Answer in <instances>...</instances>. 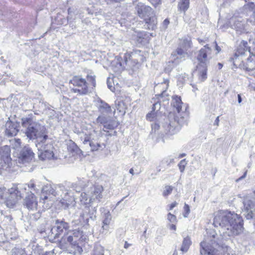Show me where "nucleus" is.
<instances>
[{
	"instance_id": "1",
	"label": "nucleus",
	"mask_w": 255,
	"mask_h": 255,
	"mask_svg": "<svg viewBox=\"0 0 255 255\" xmlns=\"http://www.w3.org/2000/svg\"><path fill=\"white\" fill-rule=\"evenodd\" d=\"M213 225L220 228L219 232L225 238L240 234L243 226V219L240 215L228 211L217 213Z\"/></svg>"
},
{
	"instance_id": "2",
	"label": "nucleus",
	"mask_w": 255,
	"mask_h": 255,
	"mask_svg": "<svg viewBox=\"0 0 255 255\" xmlns=\"http://www.w3.org/2000/svg\"><path fill=\"white\" fill-rule=\"evenodd\" d=\"M77 184L81 187V189L88 187L84 190V191L81 193L80 198L81 204L86 205H89L88 207L90 218L94 220L96 218L95 213L97 211L96 206L93 207L94 203H98L103 198L102 192L103 188L101 185H93L89 184L87 180L84 179H78L76 182Z\"/></svg>"
},
{
	"instance_id": "3",
	"label": "nucleus",
	"mask_w": 255,
	"mask_h": 255,
	"mask_svg": "<svg viewBox=\"0 0 255 255\" xmlns=\"http://www.w3.org/2000/svg\"><path fill=\"white\" fill-rule=\"evenodd\" d=\"M60 196L58 199L65 209L75 205V197L71 190H68L62 185H58L54 189L52 187L45 186L42 189L40 200L45 203L46 200L51 201L53 197Z\"/></svg>"
},
{
	"instance_id": "4",
	"label": "nucleus",
	"mask_w": 255,
	"mask_h": 255,
	"mask_svg": "<svg viewBox=\"0 0 255 255\" xmlns=\"http://www.w3.org/2000/svg\"><path fill=\"white\" fill-rule=\"evenodd\" d=\"M105 137L102 131L93 129L89 133H83L80 136L83 144L90 147L91 151L103 150L106 147Z\"/></svg>"
},
{
	"instance_id": "5",
	"label": "nucleus",
	"mask_w": 255,
	"mask_h": 255,
	"mask_svg": "<svg viewBox=\"0 0 255 255\" xmlns=\"http://www.w3.org/2000/svg\"><path fill=\"white\" fill-rule=\"evenodd\" d=\"M22 125L26 127L25 134L29 139H36V143L47 139L48 136L45 134V127L39 123L30 119H26L23 121Z\"/></svg>"
},
{
	"instance_id": "6",
	"label": "nucleus",
	"mask_w": 255,
	"mask_h": 255,
	"mask_svg": "<svg viewBox=\"0 0 255 255\" xmlns=\"http://www.w3.org/2000/svg\"><path fill=\"white\" fill-rule=\"evenodd\" d=\"M71 83L77 88L73 89L75 93L80 95H86L96 86L95 76L88 75L87 79L80 76H75L71 80Z\"/></svg>"
},
{
	"instance_id": "7",
	"label": "nucleus",
	"mask_w": 255,
	"mask_h": 255,
	"mask_svg": "<svg viewBox=\"0 0 255 255\" xmlns=\"http://www.w3.org/2000/svg\"><path fill=\"white\" fill-rule=\"evenodd\" d=\"M138 15L143 19L149 29H154L157 24V19L152 8L142 3H138L135 6Z\"/></svg>"
},
{
	"instance_id": "8",
	"label": "nucleus",
	"mask_w": 255,
	"mask_h": 255,
	"mask_svg": "<svg viewBox=\"0 0 255 255\" xmlns=\"http://www.w3.org/2000/svg\"><path fill=\"white\" fill-rule=\"evenodd\" d=\"M207 236L200 244L201 255H215V247L219 245L218 235L213 230L207 231Z\"/></svg>"
},
{
	"instance_id": "9",
	"label": "nucleus",
	"mask_w": 255,
	"mask_h": 255,
	"mask_svg": "<svg viewBox=\"0 0 255 255\" xmlns=\"http://www.w3.org/2000/svg\"><path fill=\"white\" fill-rule=\"evenodd\" d=\"M83 233V232L79 230L68 232L61 238L60 242V246L64 248H67L68 245L73 247L79 245L80 243L83 242L86 239Z\"/></svg>"
},
{
	"instance_id": "10",
	"label": "nucleus",
	"mask_w": 255,
	"mask_h": 255,
	"mask_svg": "<svg viewBox=\"0 0 255 255\" xmlns=\"http://www.w3.org/2000/svg\"><path fill=\"white\" fill-rule=\"evenodd\" d=\"M242 211L247 219L255 218V193L248 195L243 199Z\"/></svg>"
},
{
	"instance_id": "11",
	"label": "nucleus",
	"mask_w": 255,
	"mask_h": 255,
	"mask_svg": "<svg viewBox=\"0 0 255 255\" xmlns=\"http://www.w3.org/2000/svg\"><path fill=\"white\" fill-rule=\"evenodd\" d=\"M36 146L38 150V157L42 160L51 159L54 157V147L50 142L47 139L36 143Z\"/></svg>"
},
{
	"instance_id": "12",
	"label": "nucleus",
	"mask_w": 255,
	"mask_h": 255,
	"mask_svg": "<svg viewBox=\"0 0 255 255\" xmlns=\"http://www.w3.org/2000/svg\"><path fill=\"white\" fill-rule=\"evenodd\" d=\"M16 188L12 187L6 192L3 193V200L6 206L9 208H13L21 199L20 194L16 192Z\"/></svg>"
},
{
	"instance_id": "13",
	"label": "nucleus",
	"mask_w": 255,
	"mask_h": 255,
	"mask_svg": "<svg viewBox=\"0 0 255 255\" xmlns=\"http://www.w3.org/2000/svg\"><path fill=\"white\" fill-rule=\"evenodd\" d=\"M243 44L247 49L243 53L239 51V53L241 55H249V57L247 59L246 63L244 64L243 68L247 71H253L255 69V48L254 49V52H251L250 50H248L247 42L243 41Z\"/></svg>"
},
{
	"instance_id": "14",
	"label": "nucleus",
	"mask_w": 255,
	"mask_h": 255,
	"mask_svg": "<svg viewBox=\"0 0 255 255\" xmlns=\"http://www.w3.org/2000/svg\"><path fill=\"white\" fill-rule=\"evenodd\" d=\"M178 118L175 117L172 121L168 119L166 120L165 123L162 125V127L164 128L166 133L173 134L177 132L180 128L181 123L178 120Z\"/></svg>"
},
{
	"instance_id": "15",
	"label": "nucleus",
	"mask_w": 255,
	"mask_h": 255,
	"mask_svg": "<svg viewBox=\"0 0 255 255\" xmlns=\"http://www.w3.org/2000/svg\"><path fill=\"white\" fill-rule=\"evenodd\" d=\"M69 226L68 223L63 220H56L54 225L51 229V235H53L54 238H58L59 235L64 231L69 230Z\"/></svg>"
},
{
	"instance_id": "16",
	"label": "nucleus",
	"mask_w": 255,
	"mask_h": 255,
	"mask_svg": "<svg viewBox=\"0 0 255 255\" xmlns=\"http://www.w3.org/2000/svg\"><path fill=\"white\" fill-rule=\"evenodd\" d=\"M36 185L32 181L29 184L13 185L12 186L13 188H16V192L20 194L21 198L23 197L24 194L28 193L29 192L31 194L33 191L39 190V189L36 188Z\"/></svg>"
},
{
	"instance_id": "17",
	"label": "nucleus",
	"mask_w": 255,
	"mask_h": 255,
	"mask_svg": "<svg viewBox=\"0 0 255 255\" xmlns=\"http://www.w3.org/2000/svg\"><path fill=\"white\" fill-rule=\"evenodd\" d=\"M10 147L8 145L1 147L0 149V169H4L9 166L10 162Z\"/></svg>"
},
{
	"instance_id": "18",
	"label": "nucleus",
	"mask_w": 255,
	"mask_h": 255,
	"mask_svg": "<svg viewBox=\"0 0 255 255\" xmlns=\"http://www.w3.org/2000/svg\"><path fill=\"white\" fill-rule=\"evenodd\" d=\"M96 123L104 126V128L108 129H113L118 126V123L115 121L111 120L109 117L106 115L99 116L96 119Z\"/></svg>"
},
{
	"instance_id": "19",
	"label": "nucleus",
	"mask_w": 255,
	"mask_h": 255,
	"mask_svg": "<svg viewBox=\"0 0 255 255\" xmlns=\"http://www.w3.org/2000/svg\"><path fill=\"white\" fill-rule=\"evenodd\" d=\"M189 57V54L183 52L180 49H176L171 54V60L169 62V65L172 64L174 66H176Z\"/></svg>"
},
{
	"instance_id": "20",
	"label": "nucleus",
	"mask_w": 255,
	"mask_h": 255,
	"mask_svg": "<svg viewBox=\"0 0 255 255\" xmlns=\"http://www.w3.org/2000/svg\"><path fill=\"white\" fill-rule=\"evenodd\" d=\"M34 155V153L29 147L25 146L20 151L18 161L22 163H28L32 160Z\"/></svg>"
},
{
	"instance_id": "21",
	"label": "nucleus",
	"mask_w": 255,
	"mask_h": 255,
	"mask_svg": "<svg viewBox=\"0 0 255 255\" xmlns=\"http://www.w3.org/2000/svg\"><path fill=\"white\" fill-rule=\"evenodd\" d=\"M211 49L208 45L204 46L201 48L197 55V60L199 61L198 65H208L209 63V59L208 56L211 53Z\"/></svg>"
},
{
	"instance_id": "22",
	"label": "nucleus",
	"mask_w": 255,
	"mask_h": 255,
	"mask_svg": "<svg viewBox=\"0 0 255 255\" xmlns=\"http://www.w3.org/2000/svg\"><path fill=\"white\" fill-rule=\"evenodd\" d=\"M24 205L29 210H36L37 209L38 202L33 193L27 195L24 199Z\"/></svg>"
},
{
	"instance_id": "23",
	"label": "nucleus",
	"mask_w": 255,
	"mask_h": 255,
	"mask_svg": "<svg viewBox=\"0 0 255 255\" xmlns=\"http://www.w3.org/2000/svg\"><path fill=\"white\" fill-rule=\"evenodd\" d=\"M191 47L192 42L191 38L190 37L183 38L180 40V42L177 49H180L183 52L189 54V56L190 54V50Z\"/></svg>"
},
{
	"instance_id": "24",
	"label": "nucleus",
	"mask_w": 255,
	"mask_h": 255,
	"mask_svg": "<svg viewBox=\"0 0 255 255\" xmlns=\"http://www.w3.org/2000/svg\"><path fill=\"white\" fill-rule=\"evenodd\" d=\"M5 128V133L8 136H15L18 131L17 124L11 121L6 123Z\"/></svg>"
},
{
	"instance_id": "25",
	"label": "nucleus",
	"mask_w": 255,
	"mask_h": 255,
	"mask_svg": "<svg viewBox=\"0 0 255 255\" xmlns=\"http://www.w3.org/2000/svg\"><path fill=\"white\" fill-rule=\"evenodd\" d=\"M233 28L236 29L237 31L242 32L245 28L244 24L243 23L241 18H232L230 21Z\"/></svg>"
},
{
	"instance_id": "26",
	"label": "nucleus",
	"mask_w": 255,
	"mask_h": 255,
	"mask_svg": "<svg viewBox=\"0 0 255 255\" xmlns=\"http://www.w3.org/2000/svg\"><path fill=\"white\" fill-rule=\"evenodd\" d=\"M197 68L199 81L200 82L204 81L207 78V66L198 65Z\"/></svg>"
},
{
	"instance_id": "27",
	"label": "nucleus",
	"mask_w": 255,
	"mask_h": 255,
	"mask_svg": "<svg viewBox=\"0 0 255 255\" xmlns=\"http://www.w3.org/2000/svg\"><path fill=\"white\" fill-rule=\"evenodd\" d=\"M98 109L101 114L104 115H107L112 112L111 107L107 103L102 101H101L98 106Z\"/></svg>"
},
{
	"instance_id": "28",
	"label": "nucleus",
	"mask_w": 255,
	"mask_h": 255,
	"mask_svg": "<svg viewBox=\"0 0 255 255\" xmlns=\"http://www.w3.org/2000/svg\"><path fill=\"white\" fill-rule=\"evenodd\" d=\"M182 104L183 103L181 101L180 97L177 96H175L172 97V105L175 108H176L178 113H179L181 110Z\"/></svg>"
},
{
	"instance_id": "29",
	"label": "nucleus",
	"mask_w": 255,
	"mask_h": 255,
	"mask_svg": "<svg viewBox=\"0 0 255 255\" xmlns=\"http://www.w3.org/2000/svg\"><path fill=\"white\" fill-rule=\"evenodd\" d=\"M190 0H180L178 4V10L181 11H185L189 7Z\"/></svg>"
},
{
	"instance_id": "30",
	"label": "nucleus",
	"mask_w": 255,
	"mask_h": 255,
	"mask_svg": "<svg viewBox=\"0 0 255 255\" xmlns=\"http://www.w3.org/2000/svg\"><path fill=\"white\" fill-rule=\"evenodd\" d=\"M111 219V215L109 212L105 213L103 221V225L102 226L104 230H108L109 225L110 223Z\"/></svg>"
},
{
	"instance_id": "31",
	"label": "nucleus",
	"mask_w": 255,
	"mask_h": 255,
	"mask_svg": "<svg viewBox=\"0 0 255 255\" xmlns=\"http://www.w3.org/2000/svg\"><path fill=\"white\" fill-rule=\"evenodd\" d=\"M125 58V61L122 62V58H117L115 60V61L113 62L114 63L117 64V70H123V68L125 67V66L127 65V63L128 61L127 60V56H124Z\"/></svg>"
},
{
	"instance_id": "32",
	"label": "nucleus",
	"mask_w": 255,
	"mask_h": 255,
	"mask_svg": "<svg viewBox=\"0 0 255 255\" xmlns=\"http://www.w3.org/2000/svg\"><path fill=\"white\" fill-rule=\"evenodd\" d=\"M191 244V241L190 240V238L188 237L185 238L182 242L181 251L183 253L187 252Z\"/></svg>"
},
{
	"instance_id": "33",
	"label": "nucleus",
	"mask_w": 255,
	"mask_h": 255,
	"mask_svg": "<svg viewBox=\"0 0 255 255\" xmlns=\"http://www.w3.org/2000/svg\"><path fill=\"white\" fill-rule=\"evenodd\" d=\"M116 105L117 111H118L121 115H124L126 113V110L127 109L125 103L123 101H119L118 103H116Z\"/></svg>"
},
{
	"instance_id": "34",
	"label": "nucleus",
	"mask_w": 255,
	"mask_h": 255,
	"mask_svg": "<svg viewBox=\"0 0 255 255\" xmlns=\"http://www.w3.org/2000/svg\"><path fill=\"white\" fill-rule=\"evenodd\" d=\"M68 150L72 154L78 153L80 150L77 145L73 142H70L68 144Z\"/></svg>"
},
{
	"instance_id": "35",
	"label": "nucleus",
	"mask_w": 255,
	"mask_h": 255,
	"mask_svg": "<svg viewBox=\"0 0 255 255\" xmlns=\"http://www.w3.org/2000/svg\"><path fill=\"white\" fill-rule=\"evenodd\" d=\"M146 36V34L144 32H140L137 33L136 36L137 42L139 43L144 44L147 41Z\"/></svg>"
},
{
	"instance_id": "36",
	"label": "nucleus",
	"mask_w": 255,
	"mask_h": 255,
	"mask_svg": "<svg viewBox=\"0 0 255 255\" xmlns=\"http://www.w3.org/2000/svg\"><path fill=\"white\" fill-rule=\"evenodd\" d=\"M146 119L150 122L154 121H155V122L159 121L161 120V118H158L157 112H153L152 111L146 115Z\"/></svg>"
},
{
	"instance_id": "37",
	"label": "nucleus",
	"mask_w": 255,
	"mask_h": 255,
	"mask_svg": "<svg viewBox=\"0 0 255 255\" xmlns=\"http://www.w3.org/2000/svg\"><path fill=\"white\" fill-rule=\"evenodd\" d=\"M173 189V187L169 185H167L165 187V189L163 192V195L165 197L167 196L170 194Z\"/></svg>"
},
{
	"instance_id": "38",
	"label": "nucleus",
	"mask_w": 255,
	"mask_h": 255,
	"mask_svg": "<svg viewBox=\"0 0 255 255\" xmlns=\"http://www.w3.org/2000/svg\"><path fill=\"white\" fill-rule=\"evenodd\" d=\"M24 251L18 248H14L11 251V255H22L23 254Z\"/></svg>"
},
{
	"instance_id": "39",
	"label": "nucleus",
	"mask_w": 255,
	"mask_h": 255,
	"mask_svg": "<svg viewBox=\"0 0 255 255\" xmlns=\"http://www.w3.org/2000/svg\"><path fill=\"white\" fill-rule=\"evenodd\" d=\"M167 219L170 223H176L177 222L176 217L170 213L167 214Z\"/></svg>"
},
{
	"instance_id": "40",
	"label": "nucleus",
	"mask_w": 255,
	"mask_h": 255,
	"mask_svg": "<svg viewBox=\"0 0 255 255\" xmlns=\"http://www.w3.org/2000/svg\"><path fill=\"white\" fill-rule=\"evenodd\" d=\"M70 188L72 189L73 190L75 191L76 192H80L81 187L78 186L76 182L72 183L70 185Z\"/></svg>"
},
{
	"instance_id": "41",
	"label": "nucleus",
	"mask_w": 255,
	"mask_h": 255,
	"mask_svg": "<svg viewBox=\"0 0 255 255\" xmlns=\"http://www.w3.org/2000/svg\"><path fill=\"white\" fill-rule=\"evenodd\" d=\"M158 121H156L153 124L151 125V132L155 133L156 131L159 128L160 126L157 123Z\"/></svg>"
},
{
	"instance_id": "42",
	"label": "nucleus",
	"mask_w": 255,
	"mask_h": 255,
	"mask_svg": "<svg viewBox=\"0 0 255 255\" xmlns=\"http://www.w3.org/2000/svg\"><path fill=\"white\" fill-rule=\"evenodd\" d=\"M184 210L185 213L183 214V216L185 218H187L190 211L189 206L185 203L184 206Z\"/></svg>"
},
{
	"instance_id": "43",
	"label": "nucleus",
	"mask_w": 255,
	"mask_h": 255,
	"mask_svg": "<svg viewBox=\"0 0 255 255\" xmlns=\"http://www.w3.org/2000/svg\"><path fill=\"white\" fill-rule=\"evenodd\" d=\"M94 255H104L103 250L101 247L97 248L94 252Z\"/></svg>"
},
{
	"instance_id": "44",
	"label": "nucleus",
	"mask_w": 255,
	"mask_h": 255,
	"mask_svg": "<svg viewBox=\"0 0 255 255\" xmlns=\"http://www.w3.org/2000/svg\"><path fill=\"white\" fill-rule=\"evenodd\" d=\"M185 162L184 160H181L178 164L179 168L181 172H183L185 169Z\"/></svg>"
},
{
	"instance_id": "45",
	"label": "nucleus",
	"mask_w": 255,
	"mask_h": 255,
	"mask_svg": "<svg viewBox=\"0 0 255 255\" xmlns=\"http://www.w3.org/2000/svg\"><path fill=\"white\" fill-rule=\"evenodd\" d=\"M160 104L158 102H156L153 105V106L152 108V111L153 112H155V111L156 110V112H157V111L160 109Z\"/></svg>"
},
{
	"instance_id": "46",
	"label": "nucleus",
	"mask_w": 255,
	"mask_h": 255,
	"mask_svg": "<svg viewBox=\"0 0 255 255\" xmlns=\"http://www.w3.org/2000/svg\"><path fill=\"white\" fill-rule=\"evenodd\" d=\"M14 142V148L16 149L20 146L21 141L20 139H15Z\"/></svg>"
},
{
	"instance_id": "47",
	"label": "nucleus",
	"mask_w": 255,
	"mask_h": 255,
	"mask_svg": "<svg viewBox=\"0 0 255 255\" xmlns=\"http://www.w3.org/2000/svg\"><path fill=\"white\" fill-rule=\"evenodd\" d=\"M151 3L156 6L158 5V4H160L161 2V0H148Z\"/></svg>"
},
{
	"instance_id": "48",
	"label": "nucleus",
	"mask_w": 255,
	"mask_h": 255,
	"mask_svg": "<svg viewBox=\"0 0 255 255\" xmlns=\"http://www.w3.org/2000/svg\"><path fill=\"white\" fill-rule=\"evenodd\" d=\"M169 23V21L168 19H165L162 22V28L163 29H166Z\"/></svg>"
},
{
	"instance_id": "49",
	"label": "nucleus",
	"mask_w": 255,
	"mask_h": 255,
	"mask_svg": "<svg viewBox=\"0 0 255 255\" xmlns=\"http://www.w3.org/2000/svg\"><path fill=\"white\" fill-rule=\"evenodd\" d=\"M173 159L170 158H166L164 159L163 161L166 162L167 163L168 165H169L171 162H173Z\"/></svg>"
},
{
	"instance_id": "50",
	"label": "nucleus",
	"mask_w": 255,
	"mask_h": 255,
	"mask_svg": "<svg viewBox=\"0 0 255 255\" xmlns=\"http://www.w3.org/2000/svg\"><path fill=\"white\" fill-rule=\"evenodd\" d=\"M175 223H171L169 225V228L171 230L175 231L176 229V226L175 225Z\"/></svg>"
},
{
	"instance_id": "51",
	"label": "nucleus",
	"mask_w": 255,
	"mask_h": 255,
	"mask_svg": "<svg viewBox=\"0 0 255 255\" xmlns=\"http://www.w3.org/2000/svg\"><path fill=\"white\" fill-rule=\"evenodd\" d=\"M177 203L176 202H174L172 204H171L169 206V210H171L174 208L175 206L177 205Z\"/></svg>"
},
{
	"instance_id": "52",
	"label": "nucleus",
	"mask_w": 255,
	"mask_h": 255,
	"mask_svg": "<svg viewBox=\"0 0 255 255\" xmlns=\"http://www.w3.org/2000/svg\"><path fill=\"white\" fill-rule=\"evenodd\" d=\"M247 171H246L243 175H242V176H241L240 178H239L238 179H237L236 180V182H239V181L242 180L243 179L245 178L246 177V175H247Z\"/></svg>"
},
{
	"instance_id": "53",
	"label": "nucleus",
	"mask_w": 255,
	"mask_h": 255,
	"mask_svg": "<svg viewBox=\"0 0 255 255\" xmlns=\"http://www.w3.org/2000/svg\"><path fill=\"white\" fill-rule=\"evenodd\" d=\"M219 122H220L219 116H218L216 118V119L214 122V125L218 126L219 124Z\"/></svg>"
},
{
	"instance_id": "54",
	"label": "nucleus",
	"mask_w": 255,
	"mask_h": 255,
	"mask_svg": "<svg viewBox=\"0 0 255 255\" xmlns=\"http://www.w3.org/2000/svg\"><path fill=\"white\" fill-rule=\"evenodd\" d=\"M215 48L217 51V54H218L221 51V49L220 47L217 45L216 42H215Z\"/></svg>"
},
{
	"instance_id": "55",
	"label": "nucleus",
	"mask_w": 255,
	"mask_h": 255,
	"mask_svg": "<svg viewBox=\"0 0 255 255\" xmlns=\"http://www.w3.org/2000/svg\"><path fill=\"white\" fill-rule=\"evenodd\" d=\"M110 78H108L107 79V84H108V86L109 87V88L111 90V91H113V86L112 85H111V84H110Z\"/></svg>"
},
{
	"instance_id": "56",
	"label": "nucleus",
	"mask_w": 255,
	"mask_h": 255,
	"mask_svg": "<svg viewBox=\"0 0 255 255\" xmlns=\"http://www.w3.org/2000/svg\"><path fill=\"white\" fill-rule=\"evenodd\" d=\"M76 248H77V251H78V252L81 254V253L83 252V250L82 249V248H81L79 245H77V246H75Z\"/></svg>"
},
{
	"instance_id": "57",
	"label": "nucleus",
	"mask_w": 255,
	"mask_h": 255,
	"mask_svg": "<svg viewBox=\"0 0 255 255\" xmlns=\"http://www.w3.org/2000/svg\"><path fill=\"white\" fill-rule=\"evenodd\" d=\"M108 2H119L123 0H106Z\"/></svg>"
},
{
	"instance_id": "58",
	"label": "nucleus",
	"mask_w": 255,
	"mask_h": 255,
	"mask_svg": "<svg viewBox=\"0 0 255 255\" xmlns=\"http://www.w3.org/2000/svg\"><path fill=\"white\" fill-rule=\"evenodd\" d=\"M131 245L128 244V242L126 241L124 245V248L125 249H128L129 246H130Z\"/></svg>"
},
{
	"instance_id": "59",
	"label": "nucleus",
	"mask_w": 255,
	"mask_h": 255,
	"mask_svg": "<svg viewBox=\"0 0 255 255\" xmlns=\"http://www.w3.org/2000/svg\"><path fill=\"white\" fill-rule=\"evenodd\" d=\"M238 102L239 103H241L242 102V98L240 94L238 95Z\"/></svg>"
},
{
	"instance_id": "60",
	"label": "nucleus",
	"mask_w": 255,
	"mask_h": 255,
	"mask_svg": "<svg viewBox=\"0 0 255 255\" xmlns=\"http://www.w3.org/2000/svg\"><path fill=\"white\" fill-rule=\"evenodd\" d=\"M129 173H130L131 174H132V175H134V170H133V168H130L129 170Z\"/></svg>"
},
{
	"instance_id": "61",
	"label": "nucleus",
	"mask_w": 255,
	"mask_h": 255,
	"mask_svg": "<svg viewBox=\"0 0 255 255\" xmlns=\"http://www.w3.org/2000/svg\"><path fill=\"white\" fill-rule=\"evenodd\" d=\"M0 199H3V193H2V191L0 189Z\"/></svg>"
},
{
	"instance_id": "62",
	"label": "nucleus",
	"mask_w": 255,
	"mask_h": 255,
	"mask_svg": "<svg viewBox=\"0 0 255 255\" xmlns=\"http://www.w3.org/2000/svg\"><path fill=\"white\" fill-rule=\"evenodd\" d=\"M218 66L219 69H221L223 67V64L220 63H219L218 64Z\"/></svg>"
},
{
	"instance_id": "63",
	"label": "nucleus",
	"mask_w": 255,
	"mask_h": 255,
	"mask_svg": "<svg viewBox=\"0 0 255 255\" xmlns=\"http://www.w3.org/2000/svg\"><path fill=\"white\" fill-rule=\"evenodd\" d=\"M253 18L254 19V20H255V10L253 13Z\"/></svg>"
},
{
	"instance_id": "64",
	"label": "nucleus",
	"mask_w": 255,
	"mask_h": 255,
	"mask_svg": "<svg viewBox=\"0 0 255 255\" xmlns=\"http://www.w3.org/2000/svg\"><path fill=\"white\" fill-rule=\"evenodd\" d=\"M165 92V90L163 91L162 92V93H161L160 95H159V96H162V97H163V96H164V94Z\"/></svg>"
}]
</instances>
